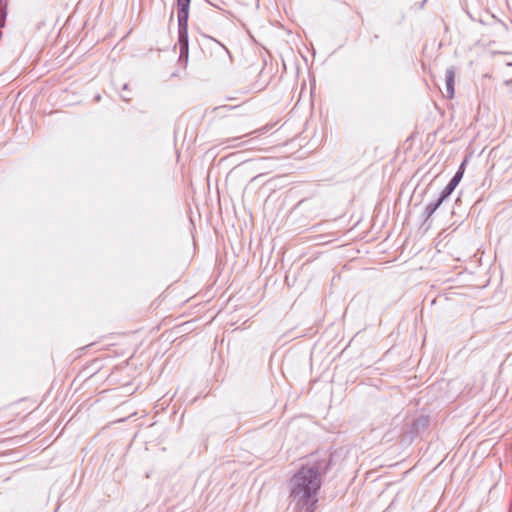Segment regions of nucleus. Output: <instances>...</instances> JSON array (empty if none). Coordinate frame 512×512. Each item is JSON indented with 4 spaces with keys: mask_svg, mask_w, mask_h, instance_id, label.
Listing matches in <instances>:
<instances>
[{
    "mask_svg": "<svg viewBox=\"0 0 512 512\" xmlns=\"http://www.w3.org/2000/svg\"><path fill=\"white\" fill-rule=\"evenodd\" d=\"M321 485L319 469L312 465L302 466L287 483L289 506L294 512H315Z\"/></svg>",
    "mask_w": 512,
    "mask_h": 512,
    "instance_id": "nucleus-1",
    "label": "nucleus"
},
{
    "mask_svg": "<svg viewBox=\"0 0 512 512\" xmlns=\"http://www.w3.org/2000/svg\"><path fill=\"white\" fill-rule=\"evenodd\" d=\"M190 0H177L178 6V25H179V40L181 43V50L187 49V22L189 16Z\"/></svg>",
    "mask_w": 512,
    "mask_h": 512,
    "instance_id": "nucleus-2",
    "label": "nucleus"
},
{
    "mask_svg": "<svg viewBox=\"0 0 512 512\" xmlns=\"http://www.w3.org/2000/svg\"><path fill=\"white\" fill-rule=\"evenodd\" d=\"M463 177V164L460 166L459 171L454 175V177L451 179V181L448 183V185L443 189L441 192V195L436 203L429 204L427 206V209L430 210V213H433L440 205L441 203L451 195V193L454 191V189L457 187L459 182L461 181Z\"/></svg>",
    "mask_w": 512,
    "mask_h": 512,
    "instance_id": "nucleus-3",
    "label": "nucleus"
},
{
    "mask_svg": "<svg viewBox=\"0 0 512 512\" xmlns=\"http://www.w3.org/2000/svg\"><path fill=\"white\" fill-rule=\"evenodd\" d=\"M454 80H455V71L453 68H449L446 71V94L448 98H453L454 96Z\"/></svg>",
    "mask_w": 512,
    "mask_h": 512,
    "instance_id": "nucleus-4",
    "label": "nucleus"
}]
</instances>
